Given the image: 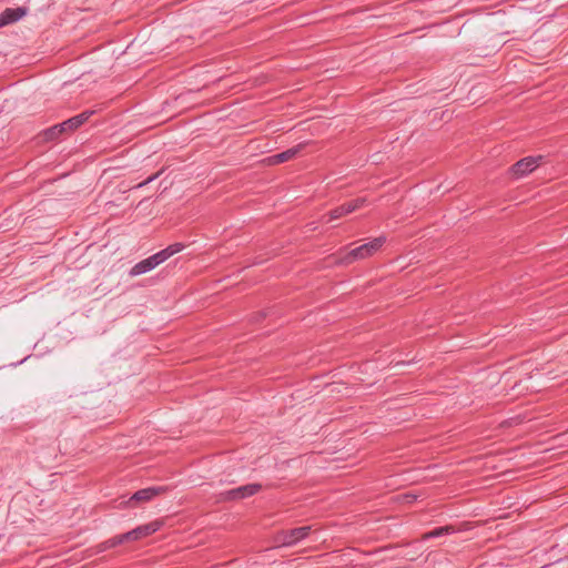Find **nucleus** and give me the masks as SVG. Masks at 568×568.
Masks as SVG:
<instances>
[{
	"instance_id": "obj_10",
	"label": "nucleus",
	"mask_w": 568,
	"mask_h": 568,
	"mask_svg": "<svg viewBox=\"0 0 568 568\" xmlns=\"http://www.w3.org/2000/svg\"><path fill=\"white\" fill-rule=\"evenodd\" d=\"M166 487H148L135 491L131 498L129 499V504L131 503H140V501H149L153 499L155 496L166 491Z\"/></svg>"
},
{
	"instance_id": "obj_2",
	"label": "nucleus",
	"mask_w": 568,
	"mask_h": 568,
	"mask_svg": "<svg viewBox=\"0 0 568 568\" xmlns=\"http://www.w3.org/2000/svg\"><path fill=\"white\" fill-rule=\"evenodd\" d=\"M386 242V236H378L347 252L341 260V264H351L357 260H364L378 252Z\"/></svg>"
},
{
	"instance_id": "obj_8",
	"label": "nucleus",
	"mask_w": 568,
	"mask_h": 568,
	"mask_svg": "<svg viewBox=\"0 0 568 568\" xmlns=\"http://www.w3.org/2000/svg\"><path fill=\"white\" fill-rule=\"evenodd\" d=\"M27 7L7 8L0 13V28L14 23L28 14Z\"/></svg>"
},
{
	"instance_id": "obj_12",
	"label": "nucleus",
	"mask_w": 568,
	"mask_h": 568,
	"mask_svg": "<svg viewBox=\"0 0 568 568\" xmlns=\"http://www.w3.org/2000/svg\"><path fill=\"white\" fill-rule=\"evenodd\" d=\"M63 133H64L63 126L60 125V123H59V124L52 125L49 129L43 130L39 134V136L42 139V141L49 142V141H54V140L59 139L60 135H62Z\"/></svg>"
},
{
	"instance_id": "obj_11",
	"label": "nucleus",
	"mask_w": 568,
	"mask_h": 568,
	"mask_svg": "<svg viewBox=\"0 0 568 568\" xmlns=\"http://www.w3.org/2000/svg\"><path fill=\"white\" fill-rule=\"evenodd\" d=\"M456 532V528L455 526L453 525H446V526H443V527H437L430 531H427L425 534L422 535L420 537V540H429L432 538H438V537H442V536H446V535H450V534H454Z\"/></svg>"
},
{
	"instance_id": "obj_15",
	"label": "nucleus",
	"mask_w": 568,
	"mask_h": 568,
	"mask_svg": "<svg viewBox=\"0 0 568 568\" xmlns=\"http://www.w3.org/2000/svg\"><path fill=\"white\" fill-rule=\"evenodd\" d=\"M365 203H366L365 197H357V199L351 200L348 202H345L343 204L345 206L347 214H349V213H353L354 211L361 209L362 206H364Z\"/></svg>"
},
{
	"instance_id": "obj_5",
	"label": "nucleus",
	"mask_w": 568,
	"mask_h": 568,
	"mask_svg": "<svg viewBox=\"0 0 568 568\" xmlns=\"http://www.w3.org/2000/svg\"><path fill=\"white\" fill-rule=\"evenodd\" d=\"M312 530L311 526H302L278 532L276 540L283 546H292L306 538Z\"/></svg>"
},
{
	"instance_id": "obj_3",
	"label": "nucleus",
	"mask_w": 568,
	"mask_h": 568,
	"mask_svg": "<svg viewBox=\"0 0 568 568\" xmlns=\"http://www.w3.org/2000/svg\"><path fill=\"white\" fill-rule=\"evenodd\" d=\"M544 159L545 158L542 155L526 156L520 159L510 166V173L514 178L520 179L538 168L542 163Z\"/></svg>"
},
{
	"instance_id": "obj_9",
	"label": "nucleus",
	"mask_w": 568,
	"mask_h": 568,
	"mask_svg": "<svg viewBox=\"0 0 568 568\" xmlns=\"http://www.w3.org/2000/svg\"><path fill=\"white\" fill-rule=\"evenodd\" d=\"M93 114V110H85L82 113L63 121L62 123H60V125L63 126L64 133L73 132L77 129H79L82 124H84Z\"/></svg>"
},
{
	"instance_id": "obj_1",
	"label": "nucleus",
	"mask_w": 568,
	"mask_h": 568,
	"mask_svg": "<svg viewBox=\"0 0 568 568\" xmlns=\"http://www.w3.org/2000/svg\"><path fill=\"white\" fill-rule=\"evenodd\" d=\"M185 248V244L183 243H173L165 248L156 252L155 254L138 262L129 272L130 276H138L144 274L146 272L152 271L158 265L164 263L174 254L182 252Z\"/></svg>"
},
{
	"instance_id": "obj_17",
	"label": "nucleus",
	"mask_w": 568,
	"mask_h": 568,
	"mask_svg": "<svg viewBox=\"0 0 568 568\" xmlns=\"http://www.w3.org/2000/svg\"><path fill=\"white\" fill-rule=\"evenodd\" d=\"M161 174V171L156 172L155 174L149 176L146 180H144L143 182L139 183L138 184V187H142L146 184H149L150 182L154 181L155 179H158Z\"/></svg>"
},
{
	"instance_id": "obj_6",
	"label": "nucleus",
	"mask_w": 568,
	"mask_h": 568,
	"mask_svg": "<svg viewBox=\"0 0 568 568\" xmlns=\"http://www.w3.org/2000/svg\"><path fill=\"white\" fill-rule=\"evenodd\" d=\"M162 526V523L159 520L151 521L145 525H141L128 532L122 534V538L125 539V541H135L140 540L144 537L151 536L152 534L156 532Z\"/></svg>"
},
{
	"instance_id": "obj_14",
	"label": "nucleus",
	"mask_w": 568,
	"mask_h": 568,
	"mask_svg": "<svg viewBox=\"0 0 568 568\" xmlns=\"http://www.w3.org/2000/svg\"><path fill=\"white\" fill-rule=\"evenodd\" d=\"M123 542H125V539L122 538V535H119L101 542L98 547L100 551H104L106 549L114 548Z\"/></svg>"
},
{
	"instance_id": "obj_7",
	"label": "nucleus",
	"mask_w": 568,
	"mask_h": 568,
	"mask_svg": "<svg viewBox=\"0 0 568 568\" xmlns=\"http://www.w3.org/2000/svg\"><path fill=\"white\" fill-rule=\"evenodd\" d=\"M307 142L298 143L297 145L287 149L283 152L271 155L266 159L267 164L275 165L287 162L290 160L295 159L307 145Z\"/></svg>"
},
{
	"instance_id": "obj_4",
	"label": "nucleus",
	"mask_w": 568,
	"mask_h": 568,
	"mask_svg": "<svg viewBox=\"0 0 568 568\" xmlns=\"http://www.w3.org/2000/svg\"><path fill=\"white\" fill-rule=\"evenodd\" d=\"M261 489H262L261 484L253 483V484H247L244 486H240V487L223 491V493H221L220 496H221V499L224 501L239 500V499H244V498L251 497V496L257 494Z\"/></svg>"
},
{
	"instance_id": "obj_16",
	"label": "nucleus",
	"mask_w": 568,
	"mask_h": 568,
	"mask_svg": "<svg viewBox=\"0 0 568 568\" xmlns=\"http://www.w3.org/2000/svg\"><path fill=\"white\" fill-rule=\"evenodd\" d=\"M328 215H329V221H333V220H337L339 217L347 215V212L345 210L344 204H341V205L336 206L335 209L331 210L328 212Z\"/></svg>"
},
{
	"instance_id": "obj_18",
	"label": "nucleus",
	"mask_w": 568,
	"mask_h": 568,
	"mask_svg": "<svg viewBox=\"0 0 568 568\" xmlns=\"http://www.w3.org/2000/svg\"><path fill=\"white\" fill-rule=\"evenodd\" d=\"M404 498L406 499L407 503H413L417 499V496L413 494H405Z\"/></svg>"
},
{
	"instance_id": "obj_13",
	"label": "nucleus",
	"mask_w": 568,
	"mask_h": 568,
	"mask_svg": "<svg viewBox=\"0 0 568 568\" xmlns=\"http://www.w3.org/2000/svg\"><path fill=\"white\" fill-rule=\"evenodd\" d=\"M123 542H125V539L122 538V535H119L101 542L98 547L100 551H104L106 549L114 548Z\"/></svg>"
}]
</instances>
